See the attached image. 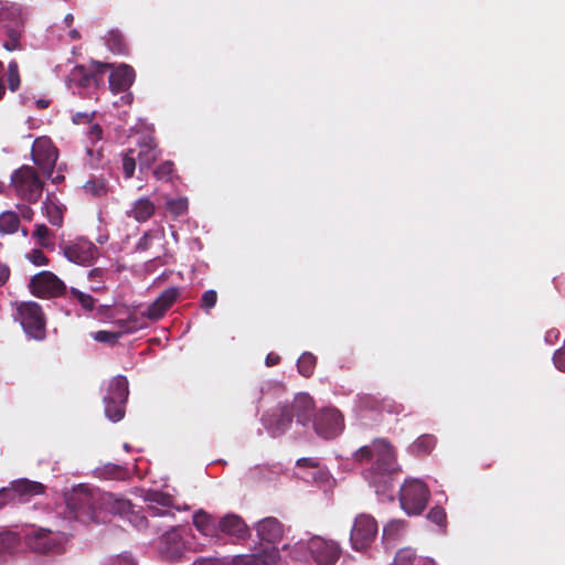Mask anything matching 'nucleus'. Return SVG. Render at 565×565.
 <instances>
[{"label":"nucleus","instance_id":"nucleus-46","mask_svg":"<svg viewBox=\"0 0 565 565\" xmlns=\"http://www.w3.org/2000/svg\"><path fill=\"white\" fill-rule=\"evenodd\" d=\"M166 207L174 216H181L188 212L189 202L185 196L167 199Z\"/></svg>","mask_w":565,"mask_h":565},{"label":"nucleus","instance_id":"nucleus-22","mask_svg":"<svg viewBox=\"0 0 565 565\" xmlns=\"http://www.w3.org/2000/svg\"><path fill=\"white\" fill-rule=\"evenodd\" d=\"M136 73L128 64L114 66L109 73V88L114 93L127 92L134 84Z\"/></svg>","mask_w":565,"mask_h":565},{"label":"nucleus","instance_id":"nucleus-49","mask_svg":"<svg viewBox=\"0 0 565 565\" xmlns=\"http://www.w3.org/2000/svg\"><path fill=\"white\" fill-rule=\"evenodd\" d=\"M8 40L4 42L3 46L8 51H15L20 49V38H21V30L20 28H9L6 30Z\"/></svg>","mask_w":565,"mask_h":565},{"label":"nucleus","instance_id":"nucleus-23","mask_svg":"<svg viewBox=\"0 0 565 565\" xmlns=\"http://www.w3.org/2000/svg\"><path fill=\"white\" fill-rule=\"evenodd\" d=\"M180 295L177 287L166 289L146 310L143 317L151 320H158L173 305Z\"/></svg>","mask_w":565,"mask_h":565},{"label":"nucleus","instance_id":"nucleus-34","mask_svg":"<svg viewBox=\"0 0 565 565\" xmlns=\"http://www.w3.org/2000/svg\"><path fill=\"white\" fill-rule=\"evenodd\" d=\"M166 233L163 227H156L147 231L138 241L136 250L146 252L153 246L156 242H164Z\"/></svg>","mask_w":565,"mask_h":565},{"label":"nucleus","instance_id":"nucleus-45","mask_svg":"<svg viewBox=\"0 0 565 565\" xmlns=\"http://www.w3.org/2000/svg\"><path fill=\"white\" fill-rule=\"evenodd\" d=\"M423 558L424 557H417L412 548L405 547L397 551L393 565H418V561Z\"/></svg>","mask_w":565,"mask_h":565},{"label":"nucleus","instance_id":"nucleus-18","mask_svg":"<svg viewBox=\"0 0 565 565\" xmlns=\"http://www.w3.org/2000/svg\"><path fill=\"white\" fill-rule=\"evenodd\" d=\"M262 423L271 437H279L289 429L291 417L289 412L282 405H279L275 409L265 413L262 417Z\"/></svg>","mask_w":565,"mask_h":565},{"label":"nucleus","instance_id":"nucleus-28","mask_svg":"<svg viewBox=\"0 0 565 565\" xmlns=\"http://www.w3.org/2000/svg\"><path fill=\"white\" fill-rule=\"evenodd\" d=\"M0 23L8 30L11 28H21L23 23L22 11L19 4L1 1L0 2Z\"/></svg>","mask_w":565,"mask_h":565},{"label":"nucleus","instance_id":"nucleus-14","mask_svg":"<svg viewBox=\"0 0 565 565\" xmlns=\"http://www.w3.org/2000/svg\"><path fill=\"white\" fill-rule=\"evenodd\" d=\"M295 473L305 482L318 486H327L331 480L328 469L315 458L298 459Z\"/></svg>","mask_w":565,"mask_h":565},{"label":"nucleus","instance_id":"nucleus-54","mask_svg":"<svg viewBox=\"0 0 565 565\" xmlns=\"http://www.w3.org/2000/svg\"><path fill=\"white\" fill-rule=\"evenodd\" d=\"M87 278L92 285V290L99 291L104 289V271L99 268H95L88 271Z\"/></svg>","mask_w":565,"mask_h":565},{"label":"nucleus","instance_id":"nucleus-7","mask_svg":"<svg viewBox=\"0 0 565 565\" xmlns=\"http://www.w3.org/2000/svg\"><path fill=\"white\" fill-rule=\"evenodd\" d=\"M190 533L183 526H172L158 542L160 554L171 561L180 559L190 550Z\"/></svg>","mask_w":565,"mask_h":565},{"label":"nucleus","instance_id":"nucleus-5","mask_svg":"<svg viewBox=\"0 0 565 565\" xmlns=\"http://www.w3.org/2000/svg\"><path fill=\"white\" fill-rule=\"evenodd\" d=\"M23 331L29 338L42 340L45 337V319L42 308L34 301H25L15 305L13 313Z\"/></svg>","mask_w":565,"mask_h":565},{"label":"nucleus","instance_id":"nucleus-38","mask_svg":"<svg viewBox=\"0 0 565 565\" xmlns=\"http://www.w3.org/2000/svg\"><path fill=\"white\" fill-rule=\"evenodd\" d=\"M83 190L88 195L103 196L108 192V183L103 177H90L83 185Z\"/></svg>","mask_w":565,"mask_h":565},{"label":"nucleus","instance_id":"nucleus-32","mask_svg":"<svg viewBox=\"0 0 565 565\" xmlns=\"http://www.w3.org/2000/svg\"><path fill=\"white\" fill-rule=\"evenodd\" d=\"M282 550L285 553L288 554V556L291 559L299 561V562H307L310 559V551H309V537L307 539H300L299 541L295 542L294 544H285L282 546Z\"/></svg>","mask_w":565,"mask_h":565},{"label":"nucleus","instance_id":"nucleus-61","mask_svg":"<svg viewBox=\"0 0 565 565\" xmlns=\"http://www.w3.org/2000/svg\"><path fill=\"white\" fill-rule=\"evenodd\" d=\"M95 115V111H92V113H75L73 114L72 116V121L75 124V125H89L92 124L93 121V117Z\"/></svg>","mask_w":565,"mask_h":565},{"label":"nucleus","instance_id":"nucleus-44","mask_svg":"<svg viewBox=\"0 0 565 565\" xmlns=\"http://www.w3.org/2000/svg\"><path fill=\"white\" fill-rule=\"evenodd\" d=\"M19 216L14 212H3L0 215V232L4 234H12L19 228Z\"/></svg>","mask_w":565,"mask_h":565},{"label":"nucleus","instance_id":"nucleus-50","mask_svg":"<svg viewBox=\"0 0 565 565\" xmlns=\"http://www.w3.org/2000/svg\"><path fill=\"white\" fill-rule=\"evenodd\" d=\"M382 412L398 415L402 412H404V406H403V404L397 403L390 397L381 396L380 413H382Z\"/></svg>","mask_w":565,"mask_h":565},{"label":"nucleus","instance_id":"nucleus-9","mask_svg":"<svg viewBox=\"0 0 565 565\" xmlns=\"http://www.w3.org/2000/svg\"><path fill=\"white\" fill-rule=\"evenodd\" d=\"M67 537L62 532H52L47 529H31L25 535L26 545L36 553H60Z\"/></svg>","mask_w":565,"mask_h":565},{"label":"nucleus","instance_id":"nucleus-25","mask_svg":"<svg viewBox=\"0 0 565 565\" xmlns=\"http://www.w3.org/2000/svg\"><path fill=\"white\" fill-rule=\"evenodd\" d=\"M218 530L225 534L244 540L249 536V527L237 514H226L218 521Z\"/></svg>","mask_w":565,"mask_h":565},{"label":"nucleus","instance_id":"nucleus-24","mask_svg":"<svg viewBox=\"0 0 565 565\" xmlns=\"http://www.w3.org/2000/svg\"><path fill=\"white\" fill-rule=\"evenodd\" d=\"M139 151L136 153L138 159L139 169L143 171L149 169L152 163L158 159L160 151L151 135L143 136L139 141Z\"/></svg>","mask_w":565,"mask_h":565},{"label":"nucleus","instance_id":"nucleus-11","mask_svg":"<svg viewBox=\"0 0 565 565\" xmlns=\"http://www.w3.org/2000/svg\"><path fill=\"white\" fill-rule=\"evenodd\" d=\"M379 532L377 522L370 514H359L353 523L350 542L355 551L366 550L375 540Z\"/></svg>","mask_w":565,"mask_h":565},{"label":"nucleus","instance_id":"nucleus-19","mask_svg":"<svg viewBox=\"0 0 565 565\" xmlns=\"http://www.w3.org/2000/svg\"><path fill=\"white\" fill-rule=\"evenodd\" d=\"M131 505V502L125 498L102 491L98 509L103 519L99 522H105L108 514L124 518L130 512Z\"/></svg>","mask_w":565,"mask_h":565},{"label":"nucleus","instance_id":"nucleus-42","mask_svg":"<svg viewBox=\"0 0 565 565\" xmlns=\"http://www.w3.org/2000/svg\"><path fill=\"white\" fill-rule=\"evenodd\" d=\"M19 543L17 533L8 530L0 531V554L12 553Z\"/></svg>","mask_w":565,"mask_h":565},{"label":"nucleus","instance_id":"nucleus-30","mask_svg":"<svg viewBox=\"0 0 565 565\" xmlns=\"http://www.w3.org/2000/svg\"><path fill=\"white\" fill-rule=\"evenodd\" d=\"M154 211L156 205L150 199L140 198L131 204L128 215L134 217L137 222L143 223L154 214Z\"/></svg>","mask_w":565,"mask_h":565},{"label":"nucleus","instance_id":"nucleus-16","mask_svg":"<svg viewBox=\"0 0 565 565\" xmlns=\"http://www.w3.org/2000/svg\"><path fill=\"white\" fill-rule=\"evenodd\" d=\"M147 511L151 516H169L173 518L179 507L173 503L172 498L158 490H149L145 493L143 498Z\"/></svg>","mask_w":565,"mask_h":565},{"label":"nucleus","instance_id":"nucleus-60","mask_svg":"<svg viewBox=\"0 0 565 565\" xmlns=\"http://www.w3.org/2000/svg\"><path fill=\"white\" fill-rule=\"evenodd\" d=\"M26 258L35 266H44L47 264V257L39 249H33L28 253Z\"/></svg>","mask_w":565,"mask_h":565},{"label":"nucleus","instance_id":"nucleus-51","mask_svg":"<svg viewBox=\"0 0 565 565\" xmlns=\"http://www.w3.org/2000/svg\"><path fill=\"white\" fill-rule=\"evenodd\" d=\"M33 236L38 239L39 244L43 247H49L53 245L51 238V232L44 224L36 225V228L33 233Z\"/></svg>","mask_w":565,"mask_h":565},{"label":"nucleus","instance_id":"nucleus-12","mask_svg":"<svg viewBox=\"0 0 565 565\" xmlns=\"http://www.w3.org/2000/svg\"><path fill=\"white\" fill-rule=\"evenodd\" d=\"M309 551L310 559L318 565H333L341 554L337 542L317 535L309 537Z\"/></svg>","mask_w":565,"mask_h":565},{"label":"nucleus","instance_id":"nucleus-64","mask_svg":"<svg viewBox=\"0 0 565 565\" xmlns=\"http://www.w3.org/2000/svg\"><path fill=\"white\" fill-rule=\"evenodd\" d=\"M559 338V331L556 329H551L545 333L544 341L547 344H554Z\"/></svg>","mask_w":565,"mask_h":565},{"label":"nucleus","instance_id":"nucleus-6","mask_svg":"<svg viewBox=\"0 0 565 565\" xmlns=\"http://www.w3.org/2000/svg\"><path fill=\"white\" fill-rule=\"evenodd\" d=\"M429 495V489L422 480L407 479L399 491L401 507L406 514L418 515L425 510Z\"/></svg>","mask_w":565,"mask_h":565},{"label":"nucleus","instance_id":"nucleus-47","mask_svg":"<svg viewBox=\"0 0 565 565\" xmlns=\"http://www.w3.org/2000/svg\"><path fill=\"white\" fill-rule=\"evenodd\" d=\"M100 476L106 479H118L122 480L128 477V470L119 465L107 463L100 470Z\"/></svg>","mask_w":565,"mask_h":565},{"label":"nucleus","instance_id":"nucleus-3","mask_svg":"<svg viewBox=\"0 0 565 565\" xmlns=\"http://www.w3.org/2000/svg\"><path fill=\"white\" fill-rule=\"evenodd\" d=\"M110 68L109 64L94 62L90 68L75 66L67 78L68 87L79 95L90 94L93 89L104 83V75Z\"/></svg>","mask_w":565,"mask_h":565},{"label":"nucleus","instance_id":"nucleus-17","mask_svg":"<svg viewBox=\"0 0 565 565\" xmlns=\"http://www.w3.org/2000/svg\"><path fill=\"white\" fill-rule=\"evenodd\" d=\"M32 160L42 170L54 168L58 158L57 149L50 138L43 136L34 140L32 145Z\"/></svg>","mask_w":565,"mask_h":565},{"label":"nucleus","instance_id":"nucleus-2","mask_svg":"<svg viewBox=\"0 0 565 565\" xmlns=\"http://www.w3.org/2000/svg\"><path fill=\"white\" fill-rule=\"evenodd\" d=\"M102 491L86 484H77L65 498L66 507L74 519L81 522L98 523L103 518L98 509Z\"/></svg>","mask_w":565,"mask_h":565},{"label":"nucleus","instance_id":"nucleus-15","mask_svg":"<svg viewBox=\"0 0 565 565\" xmlns=\"http://www.w3.org/2000/svg\"><path fill=\"white\" fill-rule=\"evenodd\" d=\"M30 289L38 297H55L66 292L65 284L51 271H41L33 276Z\"/></svg>","mask_w":565,"mask_h":565},{"label":"nucleus","instance_id":"nucleus-10","mask_svg":"<svg viewBox=\"0 0 565 565\" xmlns=\"http://www.w3.org/2000/svg\"><path fill=\"white\" fill-rule=\"evenodd\" d=\"M312 427L318 436L333 439L343 431L344 419L337 408L324 407L315 415Z\"/></svg>","mask_w":565,"mask_h":565},{"label":"nucleus","instance_id":"nucleus-37","mask_svg":"<svg viewBox=\"0 0 565 565\" xmlns=\"http://www.w3.org/2000/svg\"><path fill=\"white\" fill-rule=\"evenodd\" d=\"M405 522L402 520H392L383 527V541L386 544L395 543L404 533Z\"/></svg>","mask_w":565,"mask_h":565},{"label":"nucleus","instance_id":"nucleus-48","mask_svg":"<svg viewBox=\"0 0 565 565\" xmlns=\"http://www.w3.org/2000/svg\"><path fill=\"white\" fill-rule=\"evenodd\" d=\"M136 150L129 149L122 157V171L125 174V178L130 179L136 170Z\"/></svg>","mask_w":565,"mask_h":565},{"label":"nucleus","instance_id":"nucleus-59","mask_svg":"<svg viewBox=\"0 0 565 565\" xmlns=\"http://www.w3.org/2000/svg\"><path fill=\"white\" fill-rule=\"evenodd\" d=\"M105 565H137V563L130 554L122 553L108 558Z\"/></svg>","mask_w":565,"mask_h":565},{"label":"nucleus","instance_id":"nucleus-13","mask_svg":"<svg viewBox=\"0 0 565 565\" xmlns=\"http://www.w3.org/2000/svg\"><path fill=\"white\" fill-rule=\"evenodd\" d=\"M63 255L74 264L89 266L97 258L98 249L90 241L77 237L63 247Z\"/></svg>","mask_w":565,"mask_h":565},{"label":"nucleus","instance_id":"nucleus-56","mask_svg":"<svg viewBox=\"0 0 565 565\" xmlns=\"http://www.w3.org/2000/svg\"><path fill=\"white\" fill-rule=\"evenodd\" d=\"M172 172L173 163L171 161H166L154 169L153 174L158 180L167 181L171 178Z\"/></svg>","mask_w":565,"mask_h":565},{"label":"nucleus","instance_id":"nucleus-31","mask_svg":"<svg viewBox=\"0 0 565 565\" xmlns=\"http://www.w3.org/2000/svg\"><path fill=\"white\" fill-rule=\"evenodd\" d=\"M193 523L199 532L207 537H216L218 532V522L204 511H198L193 515Z\"/></svg>","mask_w":565,"mask_h":565},{"label":"nucleus","instance_id":"nucleus-40","mask_svg":"<svg viewBox=\"0 0 565 565\" xmlns=\"http://www.w3.org/2000/svg\"><path fill=\"white\" fill-rule=\"evenodd\" d=\"M116 324L119 328L117 333H120V337L122 334L134 333L145 327L143 322L136 315H130L126 319H119L116 321Z\"/></svg>","mask_w":565,"mask_h":565},{"label":"nucleus","instance_id":"nucleus-62","mask_svg":"<svg viewBox=\"0 0 565 565\" xmlns=\"http://www.w3.org/2000/svg\"><path fill=\"white\" fill-rule=\"evenodd\" d=\"M47 179L53 183H61L64 180V175L61 170L54 171V168H50L47 171H42Z\"/></svg>","mask_w":565,"mask_h":565},{"label":"nucleus","instance_id":"nucleus-21","mask_svg":"<svg viewBox=\"0 0 565 565\" xmlns=\"http://www.w3.org/2000/svg\"><path fill=\"white\" fill-rule=\"evenodd\" d=\"M289 412V416L296 418L297 424L307 426L312 416L313 401L307 393H299L290 405H284Z\"/></svg>","mask_w":565,"mask_h":565},{"label":"nucleus","instance_id":"nucleus-53","mask_svg":"<svg viewBox=\"0 0 565 565\" xmlns=\"http://www.w3.org/2000/svg\"><path fill=\"white\" fill-rule=\"evenodd\" d=\"M217 302V292L214 289H209L203 292L201 297V308L206 312L210 313V311L215 307Z\"/></svg>","mask_w":565,"mask_h":565},{"label":"nucleus","instance_id":"nucleus-36","mask_svg":"<svg viewBox=\"0 0 565 565\" xmlns=\"http://www.w3.org/2000/svg\"><path fill=\"white\" fill-rule=\"evenodd\" d=\"M381 396L363 394L359 395L355 402V408L361 416L366 412L380 413Z\"/></svg>","mask_w":565,"mask_h":565},{"label":"nucleus","instance_id":"nucleus-43","mask_svg":"<svg viewBox=\"0 0 565 565\" xmlns=\"http://www.w3.org/2000/svg\"><path fill=\"white\" fill-rule=\"evenodd\" d=\"M43 210L52 225L61 226L63 223V210L52 200L47 199L43 204Z\"/></svg>","mask_w":565,"mask_h":565},{"label":"nucleus","instance_id":"nucleus-55","mask_svg":"<svg viewBox=\"0 0 565 565\" xmlns=\"http://www.w3.org/2000/svg\"><path fill=\"white\" fill-rule=\"evenodd\" d=\"M427 519L437 524L440 527H445L446 524V512L440 507H434L427 514Z\"/></svg>","mask_w":565,"mask_h":565},{"label":"nucleus","instance_id":"nucleus-20","mask_svg":"<svg viewBox=\"0 0 565 565\" xmlns=\"http://www.w3.org/2000/svg\"><path fill=\"white\" fill-rule=\"evenodd\" d=\"M254 527L259 541L270 544V547H276L275 544H277L284 535V525L274 516L259 520L255 523Z\"/></svg>","mask_w":565,"mask_h":565},{"label":"nucleus","instance_id":"nucleus-39","mask_svg":"<svg viewBox=\"0 0 565 565\" xmlns=\"http://www.w3.org/2000/svg\"><path fill=\"white\" fill-rule=\"evenodd\" d=\"M436 440L431 435H422L411 446L409 451L413 455L420 456L431 451L435 447Z\"/></svg>","mask_w":565,"mask_h":565},{"label":"nucleus","instance_id":"nucleus-57","mask_svg":"<svg viewBox=\"0 0 565 565\" xmlns=\"http://www.w3.org/2000/svg\"><path fill=\"white\" fill-rule=\"evenodd\" d=\"M94 340L103 343H116L118 339L120 338V333H117V331H97L93 333Z\"/></svg>","mask_w":565,"mask_h":565},{"label":"nucleus","instance_id":"nucleus-52","mask_svg":"<svg viewBox=\"0 0 565 565\" xmlns=\"http://www.w3.org/2000/svg\"><path fill=\"white\" fill-rule=\"evenodd\" d=\"M8 86L12 92L17 90L20 86L19 67L14 61H11L8 65Z\"/></svg>","mask_w":565,"mask_h":565},{"label":"nucleus","instance_id":"nucleus-41","mask_svg":"<svg viewBox=\"0 0 565 565\" xmlns=\"http://www.w3.org/2000/svg\"><path fill=\"white\" fill-rule=\"evenodd\" d=\"M317 358L311 352H303L297 361L298 372L305 376L310 377L316 369Z\"/></svg>","mask_w":565,"mask_h":565},{"label":"nucleus","instance_id":"nucleus-58","mask_svg":"<svg viewBox=\"0 0 565 565\" xmlns=\"http://www.w3.org/2000/svg\"><path fill=\"white\" fill-rule=\"evenodd\" d=\"M124 518L128 519V521L138 530L145 529L148 526V521L145 515L140 514L130 509V512L126 514Z\"/></svg>","mask_w":565,"mask_h":565},{"label":"nucleus","instance_id":"nucleus-27","mask_svg":"<svg viewBox=\"0 0 565 565\" xmlns=\"http://www.w3.org/2000/svg\"><path fill=\"white\" fill-rule=\"evenodd\" d=\"M86 139V154L89 158L88 163L94 167L97 166L100 157V148L97 143L103 139V129L98 124H89L85 131Z\"/></svg>","mask_w":565,"mask_h":565},{"label":"nucleus","instance_id":"nucleus-26","mask_svg":"<svg viewBox=\"0 0 565 565\" xmlns=\"http://www.w3.org/2000/svg\"><path fill=\"white\" fill-rule=\"evenodd\" d=\"M279 561V551L277 547H267L262 553L255 555H236L233 565H276Z\"/></svg>","mask_w":565,"mask_h":565},{"label":"nucleus","instance_id":"nucleus-1","mask_svg":"<svg viewBox=\"0 0 565 565\" xmlns=\"http://www.w3.org/2000/svg\"><path fill=\"white\" fill-rule=\"evenodd\" d=\"M355 461L369 463L370 470L364 475L377 494L392 498L391 475L399 470L396 454L391 443L385 438H376L370 445L360 447L354 452Z\"/></svg>","mask_w":565,"mask_h":565},{"label":"nucleus","instance_id":"nucleus-33","mask_svg":"<svg viewBox=\"0 0 565 565\" xmlns=\"http://www.w3.org/2000/svg\"><path fill=\"white\" fill-rule=\"evenodd\" d=\"M104 41L107 49L115 54H126L128 52L126 39L119 30H109Z\"/></svg>","mask_w":565,"mask_h":565},{"label":"nucleus","instance_id":"nucleus-35","mask_svg":"<svg viewBox=\"0 0 565 565\" xmlns=\"http://www.w3.org/2000/svg\"><path fill=\"white\" fill-rule=\"evenodd\" d=\"M66 298L73 305H79L81 308L88 312L92 311L95 307L96 300L87 292H84L77 288L72 287L68 291L64 294Z\"/></svg>","mask_w":565,"mask_h":565},{"label":"nucleus","instance_id":"nucleus-8","mask_svg":"<svg viewBox=\"0 0 565 565\" xmlns=\"http://www.w3.org/2000/svg\"><path fill=\"white\" fill-rule=\"evenodd\" d=\"M11 181L18 195L25 201L32 203L41 198L43 183L32 167L24 166L15 170Z\"/></svg>","mask_w":565,"mask_h":565},{"label":"nucleus","instance_id":"nucleus-4","mask_svg":"<svg viewBox=\"0 0 565 565\" xmlns=\"http://www.w3.org/2000/svg\"><path fill=\"white\" fill-rule=\"evenodd\" d=\"M128 395L129 388L126 376L117 375L108 382L103 402L105 415L109 420L116 423L124 418Z\"/></svg>","mask_w":565,"mask_h":565},{"label":"nucleus","instance_id":"nucleus-29","mask_svg":"<svg viewBox=\"0 0 565 565\" xmlns=\"http://www.w3.org/2000/svg\"><path fill=\"white\" fill-rule=\"evenodd\" d=\"M9 489L12 491V501L15 500L17 495L22 500L24 497L36 495L44 492V486L42 483L28 479L12 482Z\"/></svg>","mask_w":565,"mask_h":565},{"label":"nucleus","instance_id":"nucleus-63","mask_svg":"<svg viewBox=\"0 0 565 565\" xmlns=\"http://www.w3.org/2000/svg\"><path fill=\"white\" fill-rule=\"evenodd\" d=\"M12 501V491L8 488L0 489V509Z\"/></svg>","mask_w":565,"mask_h":565}]
</instances>
